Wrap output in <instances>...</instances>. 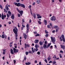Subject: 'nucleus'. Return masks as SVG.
I'll list each match as a JSON object with an SVG mask.
<instances>
[{
    "mask_svg": "<svg viewBox=\"0 0 65 65\" xmlns=\"http://www.w3.org/2000/svg\"><path fill=\"white\" fill-rule=\"evenodd\" d=\"M13 31L15 34H18V28L16 27H15L13 29Z\"/></svg>",
    "mask_w": 65,
    "mask_h": 65,
    "instance_id": "nucleus-1",
    "label": "nucleus"
},
{
    "mask_svg": "<svg viewBox=\"0 0 65 65\" xmlns=\"http://www.w3.org/2000/svg\"><path fill=\"white\" fill-rule=\"evenodd\" d=\"M51 40L53 43L54 44H55V42H56V40L55 39V37L53 38L52 37H51Z\"/></svg>",
    "mask_w": 65,
    "mask_h": 65,
    "instance_id": "nucleus-2",
    "label": "nucleus"
},
{
    "mask_svg": "<svg viewBox=\"0 0 65 65\" xmlns=\"http://www.w3.org/2000/svg\"><path fill=\"white\" fill-rule=\"evenodd\" d=\"M56 17H55L53 16L50 19L51 21H55L56 20Z\"/></svg>",
    "mask_w": 65,
    "mask_h": 65,
    "instance_id": "nucleus-3",
    "label": "nucleus"
},
{
    "mask_svg": "<svg viewBox=\"0 0 65 65\" xmlns=\"http://www.w3.org/2000/svg\"><path fill=\"white\" fill-rule=\"evenodd\" d=\"M27 27V32L28 33V32L29 30V24H27L26 25Z\"/></svg>",
    "mask_w": 65,
    "mask_h": 65,
    "instance_id": "nucleus-4",
    "label": "nucleus"
},
{
    "mask_svg": "<svg viewBox=\"0 0 65 65\" xmlns=\"http://www.w3.org/2000/svg\"><path fill=\"white\" fill-rule=\"evenodd\" d=\"M15 5H16L17 6H20L21 4L20 3H16L15 4Z\"/></svg>",
    "mask_w": 65,
    "mask_h": 65,
    "instance_id": "nucleus-5",
    "label": "nucleus"
},
{
    "mask_svg": "<svg viewBox=\"0 0 65 65\" xmlns=\"http://www.w3.org/2000/svg\"><path fill=\"white\" fill-rule=\"evenodd\" d=\"M37 19H41V16H40V14H37Z\"/></svg>",
    "mask_w": 65,
    "mask_h": 65,
    "instance_id": "nucleus-6",
    "label": "nucleus"
},
{
    "mask_svg": "<svg viewBox=\"0 0 65 65\" xmlns=\"http://www.w3.org/2000/svg\"><path fill=\"white\" fill-rule=\"evenodd\" d=\"M61 48H62L63 50H65V46L64 45H61Z\"/></svg>",
    "mask_w": 65,
    "mask_h": 65,
    "instance_id": "nucleus-7",
    "label": "nucleus"
},
{
    "mask_svg": "<svg viewBox=\"0 0 65 65\" xmlns=\"http://www.w3.org/2000/svg\"><path fill=\"white\" fill-rule=\"evenodd\" d=\"M21 7H22L23 8H25V6L23 4H21Z\"/></svg>",
    "mask_w": 65,
    "mask_h": 65,
    "instance_id": "nucleus-8",
    "label": "nucleus"
},
{
    "mask_svg": "<svg viewBox=\"0 0 65 65\" xmlns=\"http://www.w3.org/2000/svg\"><path fill=\"white\" fill-rule=\"evenodd\" d=\"M47 46V45H46V44H43V47L44 48H46V47Z\"/></svg>",
    "mask_w": 65,
    "mask_h": 65,
    "instance_id": "nucleus-9",
    "label": "nucleus"
},
{
    "mask_svg": "<svg viewBox=\"0 0 65 65\" xmlns=\"http://www.w3.org/2000/svg\"><path fill=\"white\" fill-rule=\"evenodd\" d=\"M2 20H4V17L3 13H2Z\"/></svg>",
    "mask_w": 65,
    "mask_h": 65,
    "instance_id": "nucleus-10",
    "label": "nucleus"
},
{
    "mask_svg": "<svg viewBox=\"0 0 65 65\" xmlns=\"http://www.w3.org/2000/svg\"><path fill=\"white\" fill-rule=\"evenodd\" d=\"M11 18L13 20L14 19V15L13 14H12V16L11 17Z\"/></svg>",
    "mask_w": 65,
    "mask_h": 65,
    "instance_id": "nucleus-11",
    "label": "nucleus"
},
{
    "mask_svg": "<svg viewBox=\"0 0 65 65\" xmlns=\"http://www.w3.org/2000/svg\"><path fill=\"white\" fill-rule=\"evenodd\" d=\"M39 41V40H36L35 41V43H37Z\"/></svg>",
    "mask_w": 65,
    "mask_h": 65,
    "instance_id": "nucleus-12",
    "label": "nucleus"
},
{
    "mask_svg": "<svg viewBox=\"0 0 65 65\" xmlns=\"http://www.w3.org/2000/svg\"><path fill=\"white\" fill-rule=\"evenodd\" d=\"M25 39H26L27 38V36L25 34H24L23 35Z\"/></svg>",
    "mask_w": 65,
    "mask_h": 65,
    "instance_id": "nucleus-13",
    "label": "nucleus"
},
{
    "mask_svg": "<svg viewBox=\"0 0 65 65\" xmlns=\"http://www.w3.org/2000/svg\"><path fill=\"white\" fill-rule=\"evenodd\" d=\"M8 5L7 4V5H6L5 7L6 9L7 10H8V9H9L8 7V6H7Z\"/></svg>",
    "mask_w": 65,
    "mask_h": 65,
    "instance_id": "nucleus-14",
    "label": "nucleus"
},
{
    "mask_svg": "<svg viewBox=\"0 0 65 65\" xmlns=\"http://www.w3.org/2000/svg\"><path fill=\"white\" fill-rule=\"evenodd\" d=\"M31 50H32V52L34 53L35 52V50H34V49L33 50V47H32L31 48Z\"/></svg>",
    "mask_w": 65,
    "mask_h": 65,
    "instance_id": "nucleus-15",
    "label": "nucleus"
},
{
    "mask_svg": "<svg viewBox=\"0 0 65 65\" xmlns=\"http://www.w3.org/2000/svg\"><path fill=\"white\" fill-rule=\"evenodd\" d=\"M19 13H20L21 14V16H22V14H23V11H21L20 12H19Z\"/></svg>",
    "mask_w": 65,
    "mask_h": 65,
    "instance_id": "nucleus-16",
    "label": "nucleus"
},
{
    "mask_svg": "<svg viewBox=\"0 0 65 65\" xmlns=\"http://www.w3.org/2000/svg\"><path fill=\"white\" fill-rule=\"evenodd\" d=\"M10 53L11 54H14V53H13V50H12V49H11Z\"/></svg>",
    "mask_w": 65,
    "mask_h": 65,
    "instance_id": "nucleus-17",
    "label": "nucleus"
},
{
    "mask_svg": "<svg viewBox=\"0 0 65 65\" xmlns=\"http://www.w3.org/2000/svg\"><path fill=\"white\" fill-rule=\"evenodd\" d=\"M44 21L45 25H46V24L47 23V22H46V20H44Z\"/></svg>",
    "mask_w": 65,
    "mask_h": 65,
    "instance_id": "nucleus-18",
    "label": "nucleus"
},
{
    "mask_svg": "<svg viewBox=\"0 0 65 65\" xmlns=\"http://www.w3.org/2000/svg\"><path fill=\"white\" fill-rule=\"evenodd\" d=\"M51 43L48 44L47 45V47H46V48H48V47H50V45H51Z\"/></svg>",
    "mask_w": 65,
    "mask_h": 65,
    "instance_id": "nucleus-19",
    "label": "nucleus"
},
{
    "mask_svg": "<svg viewBox=\"0 0 65 65\" xmlns=\"http://www.w3.org/2000/svg\"><path fill=\"white\" fill-rule=\"evenodd\" d=\"M39 43L41 45H43V42L41 41H40L39 42Z\"/></svg>",
    "mask_w": 65,
    "mask_h": 65,
    "instance_id": "nucleus-20",
    "label": "nucleus"
},
{
    "mask_svg": "<svg viewBox=\"0 0 65 65\" xmlns=\"http://www.w3.org/2000/svg\"><path fill=\"white\" fill-rule=\"evenodd\" d=\"M15 39H16V40H17L18 39V38H17V37H18V34H15Z\"/></svg>",
    "mask_w": 65,
    "mask_h": 65,
    "instance_id": "nucleus-21",
    "label": "nucleus"
},
{
    "mask_svg": "<svg viewBox=\"0 0 65 65\" xmlns=\"http://www.w3.org/2000/svg\"><path fill=\"white\" fill-rule=\"evenodd\" d=\"M13 50L14 51V53H17V52H16V50H17V49H16L14 48L13 49Z\"/></svg>",
    "mask_w": 65,
    "mask_h": 65,
    "instance_id": "nucleus-22",
    "label": "nucleus"
},
{
    "mask_svg": "<svg viewBox=\"0 0 65 65\" xmlns=\"http://www.w3.org/2000/svg\"><path fill=\"white\" fill-rule=\"evenodd\" d=\"M33 16H34V19H35V18H36V14L35 13H33Z\"/></svg>",
    "mask_w": 65,
    "mask_h": 65,
    "instance_id": "nucleus-23",
    "label": "nucleus"
},
{
    "mask_svg": "<svg viewBox=\"0 0 65 65\" xmlns=\"http://www.w3.org/2000/svg\"><path fill=\"white\" fill-rule=\"evenodd\" d=\"M30 64H31V63L29 62H28V63H27V62H26L25 63V64H26V65H30Z\"/></svg>",
    "mask_w": 65,
    "mask_h": 65,
    "instance_id": "nucleus-24",
    "label": "nucleus"
},
{
    "mask_svg": "<svg viewBox=\"0 0 65 65\" xmlns=\"http://www.w3.org/2000/svg\"><path fill=\"white\" fill-rule=\"evenodd\" d=\"M8 13L9 14L10 16H11V13L10 11H8Z\"/></svg>",
    "mask_w": 65,
    "mask_h": 65,
    "instance_id": "nucleus-25",
    "label": "nucleus"
},
{
    "mask_svg": "<svg viewBox=\"0 0 65 65\" xmlns=\"http://www.w3.org/2000/svg\"><path fill=\"white\" fill-rule=\"evenodd\" d=\"M54 28H55V29H58V28H59L57 26H55L54 27Z\"/></svg>",
    "mask_w": 65,
    "mask_h": 65,
    "instance_id": "nucleus-26",
    "label": "nucleus"
},
{
    "mask_svg": "<svg viewBox=\"0 0 65 65\" xmlns=\"http://www.w3.org/2000/svg\"><path fill=\"white\" fill-rule=\"evenodd\" d=\"M61 36V38H62V39H63V38H64V35H62Z\"/></svg>",
    "mask_w": 65,
    "mask_h": 65,
    "instance_id": "nucleus-27",
    "label": "nucleus"
},
{
    "mask_svg": "<svg viewBox=\"0 0 65 65\" xmlns=\"http://www.w3.org/2000/svg\"><path fill=\"white\" fill-rule=\"evenodd\" d=\"M35 47H36V48H38V45L37 44H36L35 45Z\"/></svg>",
    "mask_w": 65,
    "mask_h": 65,
    "instance_id": "nucleus-28",
    "label": "nucleus"
},
{
    "mask_svg": "<svg viewBox=\"0 0 65 65\" xmlns=\"http://www.w3.org/2000/svg\"><path fill=\"white\" fill-rule=\"evenodd\" d=\"M37 4H39V3L40 2V1L38 0L37 2Z\"/></svg>",
    "mask_w": 65,
    "mask_h": 65,
    "instance_id": "nucleus-29",
    "label": "nucleus"
},
{
    "mask_svg": "<svg viewBox=\"0 0 65 65\" xmlns=\"http://www.w3.org/2000/svg\"><path fill=\"white\" fill-rule=\"evenodd\" d=\"M34 50H35V51L36 52H37V51H38V48H34Z\"/></svg>",
    "mask_w": 65,
    "mask_h": 65,
    "instance_id": "nucleus-30",
    "label": "nucleus"
},
{
    "mask_svg": "<svg viewBox=\"0 0 65 65\" xmlns=\"http://www.w3.org/2000/svg\"><path fill=\"white\" fill-rule=\"evenodd\" d=\"M47 27L48 28H51V27H50V25H47Z\"/></svg>",
    "mask_w": 65,
    "mask_h": 65,
    "instance_id": "nucleus-31",
    "label": "nucleus"
},
{
    "mask_svg": "<svg viewBox=\"0 0 65 65\" xmlns=\"http://www.w3.org/2000/svg\"><path fill=\"white\" fill-rule=\"evenodd\" d=\"M4 12L6 13L7 12V11L5 9H4Z\"/></svg>",
    "mask_w": 65,
    "mask_h": 65,
    "instance_id": "nucleus-32",
    "label": "nucleus"
},
{
    "mask_svg": "<svg viewBox=\"0 0 65 65\" xmlns=\"http://www.w3.org/2000/svg\"><path fill=\"white\" fill-rule=\"evenodd\" d=\"M59 28H56V32H57L58 31V30H59Z\"/></svg>",
    "mask_w": 65,
    "mask_h": 65,
    "instance_id": "nucleus-33",
    "label": "nucleus"
},
{
    "mask_svg": "<svg viewBox=\"0 0 65 65\" xmlns=\"http://www.w3.org/2000/svg\"><path fill=\"white\" fill-rule=\"evenodd\" d=\"M7 18H9V15L7 13Z\"/></svg>",
    "mask_w": 65,
    "mask_h": 65,
    "instance_id": "nucleus-34",
    "label": "nucleus"
},
{
    "mask_svg": "<svg viewBox=\"0 0 65 65\" xmlns=\"http://www.w3.org/2000/svg\"><path fill=\"white\" fill-rule=\"evenodd\" d=\"M50 26H51L52 28H53V26H52V23H50Z\"/></svg>",
    "mask_w": 65,
    "mask_h": 65,
    "instance_id": "nucleus-35",
    "label": "nucleus"
},
{
    "mask_svg": "<svg viewBox=\"0 0 65 65\" xmlns=\"http://www.w3.org/2000/svg\"><path fill=\"white\" fill-rule=\"evenodd\" d=\"M2 38H4V35H2Z\"/></svg>",
    "mask_w": 65,
    "mask_h": 65,
    "instance_id": "nucleus-36",
    "label": "nucleus"
},
{
    "mask_svg": "<svg viewBox=\"0 0 65 65\" xmlns=\"http://www.w3.org/2000/svg\"><path fill=\"white\" fill-rule=\"evenodd\" d=\"M59 39H60V41H62V39L61 38V37H60Z\"/></svg>",
    "mask_w": 65,
    "mask_h": 65,
    "instance_id": "nucleus-37",
    "label": "nucleus"
},
{
    "mask_svg": "<svg viewBox=\"0 0 65 65\" xmlns=\"http://www.w3.org/2000/svg\"><path fill=\"white\" fill-rule=\"evenodd\" d=\"M38 23L40 25L41 24V22L39 21H38Z\"/></svg>",
    "mask_w": 65,
    "mask_h": 65,
    "instance_id": "nucleus-38",
    "label": "nucleus"
},
{
    "mask_svg": "<svg viewBox=\"0 0 65 65\" xmlns=\"http://www.w3.org/2000/svg\"><path fill=\"white\" fill-rule=\"evenodd\" d=\"M28 54H29V52H26V55H28Z\"/></svg>",
    "mask_w": 65,
    "mask_h": 65,
    "instance_id": "nucleus-39",
    "label": "nucleus"
},
{
    "mask_svg": "<svg viewBox=\"0 0 65 65\" xmlns=\"http://www.w3.org/2000/svg\"><path fill=\"white\" fill-rule=\"evenodd\" d=\"M22 22L23 23H24V22H25V19H22Z\"/></svg>",
    "mask_w": 65,
    "mask_h": 65,
    "instance_id": "nucleus-40",
    "label": "nucleus"
},
{
    "mask_svg": "<svg viewBox=\"0 0 65 65\" xmlns=\"http://www.w3.org/2000/svg\"><path fill=\"white\" fill-rule=\"evenodd\" d=\"M16 9L17 10H18V12L19 13L20 12V11H21L19 10V9H18V8H17Z\"/></svg>",
    "mask_w": 65,
    "mask_h": 65,
    "instance_id": "nucleus-41",
    "label": "nucleus"
},
{
    "mask_svg": "<svg viewBox=\"0 0 65 65\" xmlns=\"http://www.w3.org/2000/svg\"><path fill=\"white\" fill-rule=\"evenodd\" d=\"M59 56H60V58H62V55L61 54H59Z\"/></svg>",
    "mask_w": 65,
    "mask_h": 65,
    "instance_id": "nucleus-42",
    "label": "nucleus"
},
{
    "mask_svg": "<svg viewBox=\"0 0 65 65\" xmlns=\"http://www.w3.org/2000/svg\"><path fill=\"white\" fill-rule=\"evenodd\" d=\"M27 47H30V46L29 44H27L26 45Z\"/></svg>",
    "mask_w": 65,
    "mask_h": 65,
    "instance_id": "nucleus-43",
    "label": "nucleus"
},
{
    "mask_svg": "<svg viewBox=\"0 0 65 65\" xmlns=\"http://www.w3.org/2000/svg\"><path fill=\"white\" fill-rule=\"evenodd\" d=\"M62 40L63 42H65V38H63L62 39Z\"/></svg>",
    "mask_w": 65,
    "mask_h": 65,
    "instance_id": "nucleus-44",
    "label": "nucleus"
},
{
    "mask_svg": "<svg viewBox=\"0 0 65 65\" xmlns=\"http://www.w3.org/2000/svg\"><path fill=\"white\" fill-rule=\"evenodd\" d=\"M37 54H38L39 55H40V52H38L37 53Z\"/></svg>",
    "mask_w": 65,
    "mask_h": 65,
    "instance_id": "nucleus-45",
    "label": "nucleus"
},
{
    "mask_svg": "<svg viewBox=\"0 0 65 65\" xmlns=\"http://www.w3.org/2000/svg\"><path fill=\"white\" fill-rule=\"evenodd\" d=\"M56 63V61H54L53 62V64H55Z\"/></svg>",
    "mask_w": 65,
    "mask_h": 65,
    "instance_id": "nucleus-46",
    "label": "nucleus"
},
{
    "mask_svg": "<svg viewBox=\"0 0 65 65\" xmlns=\"http://www.w3.org/2000/svg\"><path fill=\"white\" fill-rule=\"evenodd\" d=\"M0 8H1L2 9H3L2 6L0 4Z\"/></svg>",
    "mask_w": 65,
    "mask_h": 65,
    "instance_id": "nucleus-47",
    "label": "nucleus"
},
{
    "mask_svg": "<svg viewBox=\"0 0 65 65\" xmlns=\"http://www.w3.org/2000/svg\"><path fill=\"white\" fill-rule=\"evenodd\" d=\"M21 16V15L20 14H18V17H19V18L20 17V16Z\"/></svg>",
    "mask_w": 65,
    "mask_h": 65,
    "instance_id": "nucleus-48",
    "label": "nucleus"
},
{
    "mask_svg": "<svg viewBox=\"0 0 65 65\" xmlns=\"http://www.w3.org/2000/svg\"><path fill=\"white\" fill-rule=\"evenodd\" d=\"M48 34H46L45 35V36L46 37H48Z\"/></svg>",
    "mask_w": 65,
    "mask_h": 65,
    "instance_id": "nucleus-49",
    "label": "nucleus"
},
{
    "mask_svg": "<svg viewBox=\"0 0 65 65\" xmlns=\"http://www.w3.org/2000/svg\"><path fill=\"white\" fill-rule=\"evenodd\" d=\"M26 56H25V57L24 58V60H25V61H26Z\"/></svg>",
    "mask_w": 65,
    "mask_h": 65,
    "instance_id": "nucleus-50",
    "label": "nucleus"
},
{
    "mask_svg": "<svg viewBox=\"0 0 65 65\" xmlns=\"http://www.w3.org/2000/svg\"><path fill=\"white\" fill-rule=\"evenodd\" d=\"M13 61L14 62V64H15L16 62V61H15V60H14Z\"/></svg>",
    "mask_w": 65,
    "mask_h": 65,
    "instance_id": "nucleus-51",
    "label": "nucleus"
},
{
    "mask_svg": "<svg viewBox=\"0 0 65 65\" xmlns=\"http://www.w3.org/2000/svg\"><path fill=\"white\" fill-rule=\"evenodd\" d=\"M50 60H51V58L50 57H48V61H50Z\"/></svg>",
    "mask_w": 65,
    "mask_h": 65,
    "instance_id": "nucleus-52",
    "label": "nucleus"
},
{
    "mask_svg": "<svg viewBox=\"0 0 65 65\" xmlns=\"http://www.w3.org/2000/svg\"><path fill=\"white\" fill-rule=\"evenodd\" d=\"M46 62V63H47V60H46V59H45L44 60Z\"/></svg>",
    "mask_w": 65,
    "mask_h": 65,
    "instance_id": "nucleus-53",
    "label": "nucleus"
},
{
    "mask_svg": "<svg viewBox=\"0 0 65 65\" xmlns=\"http://www.w3.org/2000/svg\"><path fill=\"white\" fill-rule=\"evenodd\" d=\"M27 47V46H26V44H25V48H26Z\"/></svg>",
    "mask_w": 65,
    "mask_h": 65,
    "instance_id": "nucleus-54",
    "label": "nucleus"
},
{
    "mask_svg": "<svg viewBox=\"0 0 65 65\" xmlns=\"http://www.w3.org/2000/svg\"><path fill=\"white\" fill-rule=\"evenodd\" d=\"M22 26L23 27V28H25V25H22Z\"/></svg>",
    "mask_w": 65,
    "mask_h": 65,
    "instance_id": "nucleus-55",
    "label": "nucleus"
},
{
    "mask_svg": "<svg viewBox=\"0 0 65 65\" xmlns=\"http://www.w3.org/2000/svg\"><path fill=\"white\" fill-rule=\"evenodd\" d=\"M16 2H20V0H17Z\"/></svg>",
    "mask_w": 65,
    "mask_h": 65,
    "instance_id": "nucleus-56",
    "label": "nucleus"
},
{
    "mask_svg": "<svg viewBox=\"0 0 65 65\" xmlns=\"http://www.w3.org/2000/svg\"><path fill=\"white\" fill-rule=\"evenodd\" d=\"M54 58H55V59H56V58H57V57L56 56V55H54Z\"/></svg>",
    "mask_w": 65,
    "mask_h": 65,
    "instance_id": "nucleus-57",
    "label": "nucleus"
},
{
    "mask_svg": "<svg viewBox=\"0 0 65 65\" xmlns=\"http://www.w3.org/2000/svg\"><path fill=\"white\" fill-rule=\"evenodd\" d=\"M52 33H55V30H53L52 31Z\"/></svg>",
    "mask_w": 65,
    "mask_h": 65,
    "instance_id": "nucleus-58",
    "label": "nucleus"
},
{
    "mask_svg": "<svg viewBox=\"0 0 65 65\" xmlns=\"http://www.w3.org/2000/svg\"><path fill=\"white\" fill-rule=\"evenodd\" d=\"M45 32L46 33V34H47V33H48V32H47V31H46V30H45Z\"/></svg>",
    "mask_w": 65,
    "mask_h": 65,
    "instance_id": "nucleus-59",
    "label": "nucleus"
},
{
    "mask_svg": "<svg viewBox=\"0 0 65 65\" xmlns=\"http://www.w3.org/2000/svg\"><path fill=\"white\" fill-rule=\"evenodd\" d=\"M60 53H63V51H62L61 50L60 51Z\"/></svg>",
    "mask_w": 65,
    "mask_h": 65,
    "instance_id": "nucleus-60",
    "label": "nucleus"
},
{
    "mask_svg": "<svg viewBox=\"0 0 65 65\" xmlns=\"http://www.w3.org/2000/svg\"><path fill=\"white\" fill-rule=\"evenodd\" d=\"M3 55H5V52H3Z\"/></svg>",
    "mask_w": 65,
    "mask_h": 65,
    "instance_id": "nucleus-61",
    "label": "nucleus"
},
{
    "mask_svg": "<svg viewBox=\"0 0 65 65\" xmlns=\"http://www.w3.org/2000/svg\"><path fill=\"white\" fill-rule=\"evenodd\" d=\"M18 27H20V25H19V23H18Z\"/></svg>",
    "mask_w": 65,
    "mask_h": 65,
    "instance_id": "nucleus-62",
    "label": "nucleus"
},
{
    "mask_svg": "<svg viewBox=\"0 0 65 65\" xmlns=\"http://www.w3.org/2000/svg\"><path fill=\"white\" fill-rule=\"evenodd\" d=\"M37 63V62L36 60H35V63Z\"/></svg>",
    "mask_w": 65,
    "mask_h": 65,
    "instance_id": "nucleus-63",
    "label": "nucleus"
},
{
    "mask_svg": "<svg viewBox=\"0 0 65 65\" xmlns=\"http://www.w3.org/2000/svg\"><path fill=\"white\" fill-rule=\"evenodd\" d=\"M29 54H30V53H31V51H29Z\"/></svg>",
    "mask_w": 65,
    "mask_h": 65,
    "instance_id": "nucleus-64",
    "label": "nucleus"
}]
</instances>
